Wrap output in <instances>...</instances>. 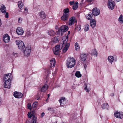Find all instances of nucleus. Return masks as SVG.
I'll return each mask as SVG.
<instances>
[{
  "instance_id": "nucleus-1",
  "label": "nucleus",
  "mask_w": 123,
  "mask_h": 123,
  "mask_svg": "<svg viewBox=\"0 0 123 123\" xmlns=\"http://www.w3.org/2000/svg\"><path fill=\"white\" fill-rule=\"evenodd\" d=\"M70 33V31H68V35L66 36H65L63 37V45L64 47L63 49V52L65 53L68 49L70 46L69 42L68 41V35Z\"/></svg>"
},
{
  "instance_id": "nucleus-2",
  "label": "nucleus",
  "mask_w": 123,
  "mask_h": 123,
  "mask_svg": "<svg viewBox=\"0 0 123 123\" xmlns=\"http://www.w3.org/2000/svg\"><path fill=\"white\" fill-rule=\"evenodd\" d=\"M75 60L73 57H69L67 60L66 65L68 68H71L73 67L75 65Z\"/></svg>"
},
{
  "instance_id": "nucleus-3",
  "label": "nucleus",
  "mask_w": 123,
  "mask_h": 123,
  "mask_svg": "<svg viewBox=\"0 0 123 123\" xmlns=\"http://www.w3.org/2000/svg\"><path fill=\"white\" fill-rule=\"evenodd\" d=\"M31 51L30 47L29 46L25 47L22 49V51L23 53L25 56H29Z\"/></svg>"
},
{
  "instance_id": "nucleus-4",
  "label": "nucleus",
  "mask_w": 123,
  "mask_h": 123,
  "mask_svg": "<svg viewBox=\"0 0 123 123\" xmlns=\"http://www.w3.org/2000/svg\"><path fill=\"white\" fill-rule=\"evenodd\" d=\"M68 29V27L67 26L65 25L62 26L58 29V33L59 34L61 33V34L62 35V32H64L66 31Z\"/></svg>"
},
{
  "instance_id": "nucleus-5",
  "label": "nucleus",
  "mask_w": 123,
  "mask_h": 123,
  "mask_svg": "<svg viewBox=\"0 0 123 123\" xmlns=\"http://www.w3.org/2000/svg\"><path fill=\"white\" fill-rule=\"evenodd\" d=\"M12 78V76L11 73L5 74L4 76L3 81H11Z\"/></svg>"
},
{
  "instance_id": "nucleus-6",
  "label": "nucleus",
  "mask_w": 123,
  "mask_h": 123,
  "mask_svg": "<svg viewBox=\"0 0 123 123\" xmlns=\"http://www.w3.org/2000/svg\"><path fill=\"white\" fill-rule=\"evenodd\" d=\"M115 6V4L114 1L111 0H109L108 1V8L111 9H113Z\"/></svg>"
},
{
  "instance_id": "nucleus-7",
  "label": "nucleus",
  "mask_w": 123,
  "mask_h": 123,
  "mask_svg": "<svg viewBox=\"0 0 123 123\" xmlns=\"http://www.w3.org/2000/svg\"><path fill=\"white\" fill-rule=\"evenodd\" d=\"M16 44L18 45V48L19 49H23L25 47L24 43L22 41L16 40Z\"/></svg>"
},
{
  "instance_id": "nucleus-8",
  "label": "nucleus",
  "mask_w": 123,
  "mask_h": 123,
  "mask_svg": "<svg viewBox=\"0 0 123 123\" xmlns=\"http://www.w3.org/2000/svg\"><path fill=\"white\" fill-rule=\"evenodd\" d=\"M92 13L95 16H98L100 14V10L97 8H94L92 10Z\"/></svg>"
},
{
  "instance_id": "nucleus-9",
  "label": "nucleus",
  "mask_w": 123,
  "mask_h": 123,
  "mask_svg": "<svg viewBox=\"0 0 123 123\" xmlns=\"http://www.w3.org/2000/svg\"><path fill=\"white\" fill-rule=\"evenodd\" d=\"M114 114L115 117L116 118L121 119L123 117V114L118 111H116Z\"/></svg>"
},
{
  "instance_id": "nucleus-10",
  "label": "nucleus",
  "mask_w": 123,
  "mask_h": 123,
  "mask_svg": "<svg viewBox=\"0 0 123 123\" xmlns=\"http://www.w3.org/2000/svg\"><path fill=\"white\" fill-rule=\"evenodd\" d=\"M60 47L59 45H57L55 46L54 49H53L54 53L56 55H57L60 51Z\"/></svg>"
},
{
  "instance_id": "nucleus-11",
  "label": "nucleus",
  "mask_w": 123,
  "mask_h": 123,
  "mask_svg": "<svg viewBox=\"0 0 123 123\" xmlns=\"http://www.w3.org/2000/svg\"><path fill=\"white\" fill-rule=\"evenodd\" d=\"M3 39L5 43L8 42L10 40V36L8 34H6L3 36Z\"/></svg>"
},
{
  "instance_id": "nucleus-12",
  "label": "nucleus",
  "mask_w": 123,
  "mask_h": 123,
  "mask_svg": "<svg viewBox=\"0 0 123 123\" xmlns=\"http://www.w3.org/2000/svg\"><path fill=\"white\" fill-rule=\"evenodd\" d=\"M4 82V84L5 88L8 89L10 88L11 85V82L10 81H3Z\"/></svg>"
},
{
  "instance_id": "nucleus-13",
  "label": "nucleus",
  "mask_w": 123,
  "mask_h": 123,
  "mask_svg": "<svg viewBox=\"0 0 123 123\" xmlns=\"http://www.w3.org/2000/svg\"><path fill=\"white\" fill-rule=\"evenodd\" d=\"M16 32L17 34L19 35H22L24 32L22 28L20 27H18L17 28Z\"/></svg>"
},
{
  "instance_id": "nucleus-14",
  "label": "nucleus",
  "mask_w": 123,
  "mask_h": 123,
  "mask_svg": "<svg viewBox=\"0 0 123 123\" xmlns=\"http://www.w3.org/2000/svg\"><path fill=\"white\" fill-rule=\"evenodd\" d=\"M76 22L77 21L76 20H75V17H72L69 19L68 24L70 25H71L74 24L75 22Z\"/></svg>"
},
{
  "instance_id": "nucleus-15",
  "label": "nucleus",
  "mask_w": 123,
  "mask_h": 123,
  "mask_svg": "<svg viewBox=\"0 0 123 123\" xmlns=\"http://www.w3.org/2000/svg\"><path fill=\"white\" fill-rule=\"evenodd\" d=\"M14 96L16 98H22L23 94L20 92H16L14 93Z\"/></svg>"
},
{
  "instance_id": "nucleus-16",
  "label": "nucleus",
  "mask_w": 123,
  "mask_h": 123,
  "mask_svg": "<svg viewBox=\"0 0 123 123\" xmlns=\"http://www.w3.org/2000/svg\"><path fill=\"white\" fill-rule=\"evenodd\" d=\"M65 99L64 97H62L59 100V101L60 103V105L61 106H62L65 103Z\"/></svg>"
},
{
  "instance_id": "nucleus-17",
  "label": "nucleus",
  "mask_w": 123,
  "mask_h": 123,
  "mask_svg": "<svg viewBox=\"0 0 123 123\" xmlns=\"http://www.w3.org/2000/svg\"><path fill=\"white\" fill-rule=\"evenodd\" d=\"M59 40V37H54L52 39L51 41L50 42V43L51 44H52V43H56L58 42Z\"/></svg>"
},
{
  "instance_id": "nucleus-18",
  "label": "nucleus",
  "mask_w": 123,
  "mask_h": 123,
  "mask_svg": "<svg viewBox=\"0 0 123 123\" xmlns=\"http://www.w3.org/2000/svg\"><path fill=\"white\" fill-rule=\"evenodd\" d=\"M0 6L1 7H0V11L2 13H5L6 10L5 6L3 4L1 5Z\"/></svg>"
},
{
  "instance_id": "nucleus-19",
  "label": "nucleus",
  "mask_w": 123,
  "mask_h": 123,
  "mask_svg": "<svg viewBox=\"0 0 123 123\" xmlns=\"http://www.w3.org/2000/svg\"><path fill=\"white\" fill-rule=\"evenodd\" d=\"M50 67H54L55 66L56 63V61L54 58L51 59L50 61Z\"/></svg>"
},
{
  "instance_id": "nucleus-20",
  "label": "nucleus",
  "mask_w": 123,
  "mask_h": 123,
  "mask_svg": "<svg viewBox=\"0 0 123 123\" xmlns=\"http://www.w3.org/2000/svg\"><path fill=\"white\" fill-rule=\"evenodd\" d=\"M90 25L91 26L92 28L94 27L96 25V21L94 19H93L91 21H90Z\"/></svg>"
},
{
  "instance_id": "nucleus-21",
  "label": "nucleus",
  "mask_w": 123,
  "mask_h": 123,
  "mask_svg": "<svg viewBox=\"0 0 123 123\" xmlns=\"http://www.w3.org/2000/svg\"><path fill=\"white\" fill-rule=\"evenodd\" d=\"M39 16L42 19H44L46 17L45 13L43 11H41L39 13Z\"/></svg>"
},
{
  "instance_id": "nucleus-22",
  "label": "nucleus",
  "mask_w": 123,
  "mask_h": 123,
  "mask_svg": "<svg viewBox=\"0 0 123 123\" xmlns=\"http://www.w3.org/2000/svg\"><path fill=\"white\" fill-rule=\"evenodd\" d=\"M69 15L63 14V16L61 17V19L63 21H66L68 19Z\"/></svg>"
},
{
  "instance_id": "nucleus-23",
  "label": "nucleus",
  "mask_w": 123,
  "mask_h": 123,
  "mask_svg": "<svg viewBox=\"0 0 123 123\" xmlns=\"http://www.w3.org/2000/svg\"><path fill=\"white\" fill-rule=\"evenodd\" d=\"M47 89V85L45 84L43 85L41 88V91L42 92H45Z\"/></svg>"
},
{
  "instance_id": "nucleus-24",
  "label": "nucleus",
  "mask_w": 123,
  "mask_h": 123,
  "mask_svg": "<svg viewBox=\"0 0 123 123\" xmlns=\"http://www.w3.org/2000/svg\"><path fill=\"white\" fill-rule=\"evenodd\" d=\"M80 57L81 60L85 61L86 58V55L84 54H82L80 55Z\"/></svg>"
},
{
  "instance_id": "nucleus-25",
  "label": "nucleus",
  "mask_w": 123,
  "mask_h": 123,
  "mask_svg": "<svg viewBox=\"0 0 123 123\" xmlns=\"http://www.w3.org/2000/svg\"><path fill=\"white\" fill-rule=\"evenodd\" d=\"M55 33L54 31L52 30H49L47 31V34L50 36L53 35Z\"/></svg>"
},
{
  "instance_id": "nucleus-26",
  "label": "nucleus",
  "mask_w": 123,
  "mask_h": 123,
  "mask_svg": "<svg viewBox=\"0 0 123 123\" xmlns=\"http://www.w3.org/2000/svg\"><path fill=\"white\" fill-rule=\"evenodd\" d=\"M108 59L109 62L112 63L114 60V58L113 56H110L108 57Z\"/></svg>"
},
{
  "instance_id": "nucleus-27",
  "label": "nucleus",
  "mask_w": 123,
  "mask_h": 123,
  "mask_svg": "<svg viewBox=\"0 0 123 123\" xmlns=\"http://www.w3.org/2000/svg\"><path fill=\"white\" fill-rule=\"evenodd\" d=\"M92 14L91 13H90V14H88L87 15H86V17L88 20H91L92 19Z\"/></svg>"
},
{
  "instance_id": "nucleus-28",
  "label": "nucleus",
  "mask_w": 123,
  "mask_h": 123,
  "mask_svg": "<svg viewBox=\"0 0 123 123\" xmlns=\"http://www.w3.org/2000/svg\"><path fill=\"white\" fill-rule=\"evenodd\" d=\"M78 3L77 2H76L74 4V6H73V10H75L78 7Z\"/></svg>"
},
{
  "instance_id": "nucleus-29",
  "label": "nucleus",
  "mask_w": 123,
  "mask_h": 123,
  "mask_svg": "<svg viewBox=\"0 0 123 123\" xmlns=\"http://www.w3.org/2000/svg\"><path fill=\"white\" fill-rule=\"evenodd\" d=\"M31 112H28V113L27 114V115H28V117L30 118H31V117L32 116H33L32 120L31 122H30V123H30L31 122H33V118L34 117H35L36 118V119H37L36 117H35L34 116H33V114H31ZM36 120H37V119H36Z\"/></svg>"
},
{
  "instance_id": "nucleus-30",
  "label": "nucleus",
  "mask_w": 123,
  "mask_h": 123,
  "mask_svg": "<svg viewBox=\"0 0 123 123\" xmlns=\"http://www.w3.org/2000/svg\"><path fill=\"white\" fill-rule=\"evenodd\" d=\"M102 108L103 109H108L109 106L107 103H104L102 105Z\"/></svg>"
},
{
  "instance_id": "nucleus-31",
  "label": "nucleus",
  "mask_w": 123,
  "mask_h": 123,
  "mask_svg": "<svg viewBox=\"0 0 123 123\" xmlns=\"http://www.w3.org/2000/svg\"><path fill=\"white\" fill-rule=\"evenodd\" d=\"M63 14L65 15H69V9L68 8H67L64 9L63 10Z\"/></svg>"
},
{
  "instance_id": "nucleus-32",
  "label": "nucleus",
  "mask_w": 123,
  "mask_h": 123,
  "mask_svg": "<svg viewBox=\"0 0 123 123\" xmlns=\"http://www.w3.org/2000/svg\"><path fill=\"white\" fill-rule=\"evenodd\" d=\"M118 20L121 23H123V17L122 15H121L119 17L118 19Z\"/></svg>"
},
{
  "instance_id": "nucleus-33",
  "label": "nucleus",
  "mask_w": 123,
  "mask_h": 123,
  "mask_svg": "<svg viewBox=\"0 0 123 123\" xmlns=\"http://www.w3.org/2000/svg\"><path fill=\"white\" fill-rule=\"evenodd\" d=\"M18 4L19 8L21 9H22L23 6V3L19 1L18 2Z\"/></svg>"
},
{
  "instance_id": "nucleus-34",
  "label": "nucleus",
  "mask_w": 123,
  "mask_h": 123,
  "mask_svg": "<svg viewBox=\"0 0 123 123\" xmlns=\"http://www.w3.org/2000/svg\"><path fill=\"white\" fill-rule=\"evenodd\" d=\"M81 75L80 72L78 71L75 73V76L77 77H80L81 76Z\"/></svg>"
},
{
  "instance_id": "nucleus-35",
  "label": "nucleus",
  "mask_w": 123,
  "mask_h": 123,
  "mask_svg": "<svg viewBox=\"0 0 123 123\" xmlns=\"http://www.w3.org/2000/svg\"><path fill=\"white\" fill-rule=\"evenodd\" d=\"M89 26L88 24H86L85 26L84 30L86 32L89 29Z\"/></svg>"
},
{
  "instance_id": "nucleus-36",
  "label": "nucleus",
  "mask_w": 123,
  "mask_h": 123,
  "mask_svg": "<svg viewBox=\"0 0 123 123\" xmlns=\"http://www.w3.org/2000/svg\"><path fill=\"white\" fill-rule=\"evenodd\" d=\"M84 86V90L86 92H88L90 90L89 88H88V89L87 88L86 84H85Z\"/></svg>"
},
{
  "instance_id": "nucleus-37",
  "label": "nucleus",
  "mask_w": 123,
  "mask_h": 123,
  "mask_svg": "<svg viewBox=\"0 0 123 123\" xmlns=\"http://www.w3.org/2000/svg\"><path fill=\"white\" fill-rule=\"evenodd\" d=\"M92 54H94L96 56L97 55V51L95 49H93L92 50Z\"/></svg>"
},
{
  "instance_id": "nucleus-38",
  "label": "nucleus",
  "mask_w": 123,
  "mask_h": 123,
  "mask_svg": "<svg viewBox=\"0 0 123 123\" xmlns=\"http://www.w3.org/2000/svg\"><path fill=\"white\" fill-rule=\"evenodd\" d=\"M27 109H29L31 111L32 110V107L31 105V104L30 103H29L27 105Z\"/></svg>"
},
{
  "instance_id": "nucleus-39",
  "label": "nucleus",
  "mask_w": 123,
  "mask_h": 123,
  "mask_svg": "<svg viewBox=\"0 0 123 123\" xmlns=\"http://www.w3.org/2000/svg\"><path fill=\"white\" fill-rule=\"evenodd\" d=\"M12 55L14 57L16 58L18 56V53L15 52H13L12 53Z\"/></svg>"
},
{
  "instance_id": "nucleus-40",
  "label": "nucleus",
  "mask_w": 123,
  "mask_h": 123,
  "mask_svg": "<svg viewBox=\"0 0 123 123\" xmlns=\"http://www.w3.org/2000/svg\"><path fill=\"white\" fill-rule=\"evenodd\" d=\"M75 45L76 50H79L80 48V47H79L77 43L76 42L75 43Z\"/></svg>"
},
{
  "instance_id": "nucleus-41",
  "label": "nucleus",
  "mask_w": 123,
  "mask_h": 123,
  "mask_svg": "<svg viewBox=\"0 0 123 123\" xmlns=\"http://www.w3.org/2000/svg\"><path fill=\"white\" fill-rule=\"evenodd\" d=\"M36 118L35 117H34L33 120V122H32L30 123H36Z\"/></svg>"
},
{
  "instance_id": "nucleus-42",
  "label": "nucleus",
  "mask_w": 123,
  "mask_h": 123,
  "mask_svg": "<svg viewBox=\"0 0 123 123\" xmlns=\"http://www.w3.org/2000/svg\"><path fill=\"white\" fill-rule=\"evenodd\" d=\"M26 34L28 36H30L31 35V32L29 31H27L26 32Z\"/></svg>"
},
{
  "instance_id": "nucleus-43",
  "label": "nucleus",
  "mask_w": 123,
  "mask_h": 123,
  "mask_svg": "<svg viewBox=\"0 0 123 123\" xmlns=\"http://www.w3.org/2000/svg\"><path fill=\"white\" fill-rule=\"evenodd\" d=\"M24 11H25V13L26 14L28 12V10L27 8V7H25L24 8Z\"/></svg>"
},
{
  "instance_id": "nucleus-44",
  "label": "nucleus",
  "mask_w": 123,
  "mask_h": 123,
  "mask_svg": "<svg viewBox=\"0 0 123 123\" xmlns=\"http://www.w3.org/2000/svg\"><path fill=\"white\" fill-rule=\"evenodd\" d=\"M22 21V18H19L18 19L19 23H21Z\"/></svg>"
},
{
  "instance_id": "nucleus-45",
  "label": "nucleus",
  "mask_w": 123,
  "mask_h": 123,
  "mask_svg": "<svg viewBox=\"0 0 123 123\" xmlns=\"http://www.w3.org/2000/svg\"><path fill=\"white\" fill-rule=\"evenodd\" d=\"M6 14L5 15V17L6 18H8V12H6Z\"/></svg>"
},
{
  "instance_id": "nucleus-46",
  "label": "nucleus",
  "mask_w": 123,
  "mask_h": 123,
  "mask_svg": "<svg viewBox=\"0 0 123 123\" xmlns=\"http://www.w3.org/2000/svg\"><path fill=\"white\" fill-rule=\"evenodd\" d=\"M74 1H70L69 2V4L70 5H72L73 4H74Z\"/></svg>"
},
{
  "instance_id": "nucleus-47",
  "label": "nucleus",
  "mask_w": 123,
  "mask_h": 123,
  "mask_svg": "<svg viewBox=\"0 0 123 123\" xmlns=\"http://www.w3.org/2000/svg\"><path fill=\"white\" fill-rule=\"evenodd\" d=\"M41 114V117L42 118L43 117V116H44L45 114L44 112H43Z\"/></svg>"
},
{
  "instance_id": "nucleus-48",
  "label": "nucleus",
  "mask_w": 123,
  "mask_h": 123,
  "mask_svg": "<svg viewBox=\"0 0 123 123\" xmlns=\"http://www.w3.org/2000/svg\"><path fill=\"white\" fill-rule=\"evenodd\" d=\"M36 103H37V102H34L33 104V106H34V107H35L36 106Z\"/></svg>"
},
{
  "instance_id": "nucleus-49",
  "label": "nucleus",
  "mask_w": 123,
  "mask_h": 123,
  "mask_svg": "<svg viewBox=\"0 0 123 123\" xmlns=\"http://www.w3.org/2000/svg\"><path fill=\"white\" fill-rule=\"evenodd\" d=\"M115 1L117 2H118L120 1L121 0H115Z\"/></svg>"
},
{
  "instance_id": "nucleus-50",
  "label": "nucleus",
  "mask_w": 123,
  "mask_h": 123,
  "mask_svg": "<svg viewBox=\"0 0 123 123\" xmlns=\"http://www.w3.org/2000/svg\"><path fill=\"white\" fill-rule=\"evenodd\" d=\"M1 19H0V26H1Z\"/></svg>"
},
{
  "instance_id": "nucleus-51",
  "label": "nucleus",
  "mask_w": 123,
  "mask_h": 123,
  "mask_svg": "<svg viewBox=\"0 0 123 123\" xmlns=\"http://www.w3.org/2000/svg\"><path fill=\"white\" fill-rule=\"evenodd\" d=\"M2 101L1 99V98L0 97V104L1 103V101Z\"/></svg>"
},
{
  "instance_id": "nucleus-52",
  "label": "nucleus",
  "mask_w": 123,
  "mask_h": 123,
  "mask_svg": "<svg viewBox=\"0 0 123 123\" xmlns=\"http://www.w3.org/2000/svg\"><path fill=\"white\" fill-rule=\"evenodd\" d=\"M114 95V94L113 93H112L111 95V96H113Z\"/></svg>"
},
{
  "instance_id": "nucleus-53",
  "label": "nucleus",
  "mask_w": 123,
  "mask_h": 123,
  "mask_svg": "<svg viewBox=\"0 0 123 123\" xmlns=\"http://www.w3.org/2000/svg\"><path fill=\"white\" fill-rule=\"evenodd\" d=\"M50 95L49 94H48V95H47V96H48V98H49V96H50Z\"/></svg>"
},
{
  "instance_id": "nucleus-54",
  "label": "nucleus",
  "mask_w": 123,
  "mask_h": 123,
  "mask_svg": "<svg viewBox=\"0 0 123 123\" xmlns=\"http://www.w3.org/2000/svg\"><path fill=\"white\" fill-rule=\"evenodd\" d=\"M51 109V107H49L48 109V110H50Z\"/></svg>"
},
{
  "instance_id": "nucleus-55",
  "label": "nucleus",
  "mask_w": 123,
  "mask_h": 123,
  "mask_svg": "<svg viewBox=\"0 0 123 123\" xmlns=\"http://www.w3.org/2000/svg\"><path fill=\"white\" fill-rule=\"evenodd\" d=\"M2 120V119L1 118H0V122H1V121Z\"/></svg>"
},
{
  "instance_id": "nucleus-56",
  "label": "nucleus",
  "mask_w": 123,
  "mask_h": 123,
  "mask_svg": "<svg viewBox=\"0 0 123 123\" xmlns=\"http://www.w3.org/2000/svg\"><path fill=\"white\" fill-rule=\"evenodd\" d=\"M79 28H80V29H81V27H80V26H79Z\"/></svg>"
},
{
  "instance_id": "nucleus-57",
  "label": "nucleus",
  "mask_w": 123,
  "mask_h": 123,
  "mask_svg": "<svg viewBox=\"0 0 123 123\" xmlns=\"http://www.w3.org/2000/svg\"><path fill=\"white\" fill-rule=\"evenodd\" d=\"M72 87H73V86H72ZM73 88H74V89L75 88V87H73Z\"/></svg>"
},
{
  "instance_id": "nucleus-58",
  "label": "nucleus",
  "mask_w": 123,
  "mask_h": 123,
  "mask_svg": "<svg viewBox=\"0 0 123 123\" xmlns=\"http://www.w3.org/2000/svg\"><path fill=\"white\" fill-rule=\"evenodd\" d=\"M64 123L63 122L62 123Z\"/></svg>"
}]
</instances>
